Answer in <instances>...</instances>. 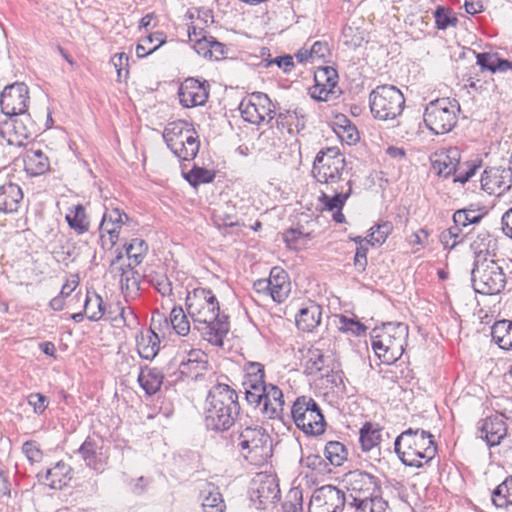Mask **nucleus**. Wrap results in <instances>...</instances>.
<instances>
[{
    "mask_svg": "<svg viewBox=\"0 0 512 512\" xmlns=\"http://www.w3.org/2000/svg\"><path fill=\"white\" fill-rule=\"evenodd\" d=\"M291 415L295 425L307 435L317 436L325 431L324 416L311 397H298L291 408Z\"/></svg>",
    "mask_w": 512,
    "mask_h": 512,
    "instance_id": "nucleus-10",
    "label": "nucleus"
},
{
    "mask_svg": "<svg viewBox=\"0 0 512 512\" xmlns=\"http://www.w3.org/2000/svg\"><path fill=\"white\" fill-rule=\"evenodd\" d=\"M369 106L373 117L380 121L395 120L405 107L403 93L394 85H379L369 95Z\"/></svg>",
    "mask_w": 512,
    "mask_h": 512,
    "instance_id": "nucleus-6",
    "label": "nucleus"
},
{
    "mask_svg": "<svg viewBox=\"0 0 512 512\" xmlns=\"http://www.w3.org/2000/svg\"><path fill=\"white\" fill-rule=\"evenodd\" d=\"M343 43L349 48H358L365 40V31L356 26L354 22L347 23L342 29Z\"/></svg>",
    "mask_w": 512,
    "mask_h": 512,
    "instance_id": "nucleus-44",
    "label": "nucleus"
},
{
    "mask_svg": "<svg viewBox=\"0 0 512 512\" xmlns=\"http://www.w3.org/2000/svg\"><path fill=\"white\" fill-rule=\"evenodd\" d=\"M212 47H221V43L208 39L206 36L196 38L193 44V48L198 55L209 59L212 58Z\"/></svg>",
    "mask_w": 512,
    "mask_h": 512,
    "instance_id": "nucleus-55",
    "label": "nucleus"
},
{
    "mask_svg": "<svg viewBox=\"0 0 512 512\" xmlns=\"http://www.w3.org/2000/svg\"><path fill=\"white\" fill-rule=\"evenodd\" d=\"M84 311L90 321L100 320L105 313V306L102 297L96 293L93 295L87 294Z\"/></svg>",
    "mask_w": 512,
    "mask_h": 512,
    "instance_id": "nucleus-45",
    "label": "nucleus"
},
{
    "mask_svg": "<svg viewBox=\"0 0 512 512\" xmlns=\"http://www.w3.org/2000/svg\"><path fill=\"white\" fill-rule=\"evenodd\" d=\"M121 251L111 261V273L119 276V283L125 298L134 299L139 295L141 275L134 269L131 263L125 264Z\"/></svg>",
    "mask_w": 512,
    "mask_h": 512,
    "instance_id": "nucleus-17",
    "label": "nucleus"
},
{
    "mask_svg": "<svg viewBox=\"0 0 512 512\" xmlns=\"http://www.w3.org/2000/svg\"><path fill=\"white\" fill-rule=\"evenodd\" d=\"M493 341L503 350L512 349V321L500 320L491 327Z\"/></svg>",
    "mask_w": 512,
    "mask_h": 512,
    "instance_id": "nucleus-39",
    "label": "nucleus"
},
{
    "mask_svg": "<svg viewBox=\"0 0 512 512\" xmlns=\"http://www.w3.org/2000/svg\"><path fill=\"white\" fill-rule=\"evenodd\" d=\"M465 166V169L460 165L458 166L457 172L454 174V182H460L462 184L466 183L475 174L479 167L475 163H466Z\"/></svg>",
    "mask_w": 512,
    "mask_h": 512,
    "instance_id": "nucleus-61",
    "label": "nucleus"
},
{
    "mask_svg": "<svg viewBox=\"0 0 512 512\" xmlns=\"http://www.w3.org/2000/svg\"><path fill=\"white\" fill-rule=\"evenodd\" d=\"M459 111L460 105L456 99L439 98L426 106L424 122L433 133L445 134L456 125Z\"/></svg>",
    "mask_w": 512,
    "mask_h": 512,
    "instance_id": "nucleus-8",
    "label": "nucleus"
},
{
    "mask_svg": "<svg viewBox=\"0 0 512 512\" xmlns=\"http://www.w3.org/2000/svg\"><path fill=\"white\" fill-rule=\"evenodd\" d=\"M492 502L498 508L512 505V476L506 478L492 493Z\"/></svg>",
    "mask_w": 512,
    "mask_h": 512,
    "instance_id": "nucleus-43",
    "label": "nucleus"
},
{
    "mask_svg": "<svg viewBox=\"0 0 512 512\" xmlns=\"http://www.w3.org/2000/svg\"><path fill=\"white\" fill-rule=\"evenodd\" d=\"M239 411L236 391L228 384L217 383L209 390L206 398L205 425L209 430H228L234 424Z\"/></svg>",
    "mask_w": 512,
    "mask_h": 512,
    "instance_id": "nucleus-2",
    "label": "nucleus"
},
{
    "mask_svg": "<svg viewBox=\"0 0 512 512\" xmlns=\"http://www.w3.org/2000/svg\"><path fill=\"white\" fill-rule=\"evenodd\" d=\"M348 509L370 501L379 496L380 487L377 478L362 471L349 472L344 479Z\"/></svg>",
    "mask_w": 512,
    "mask_h": 512,
    "instance_id": "nucleus-11",
    "label": "nucleus"
},
{
    "mask_svg": "<svg viewBox=\"0 0 512 512\" xmlns=\"http://www.w3.org/2000/svg\"><path fill=\"white\" fill-rule=\"evenodd\" d=\"M512 170L510 168L490 167L481 176V187L490 195L500 196L511 188Z\"/></svg>",
    "mask_w": 512,
    "mask_h": 512,
    "instance_id": "nucleus-20",
    "label": "nucleus"
},
{
    "mask_svg": "<svg viewBox=\"0 0 512 512\" xmlns=\"http://www.w3.org/2000/svg\"><path fill=\"white\" fill-rule=\"evenodd\" d=\"M203 512H225V503L219 488L212 483H206L201 490Z\"/></svg>",
    "mask_w": 512,
    "mask_h": 512,
    "instance_id": "nucleus-36",
    "label": "nucleus"
},
{
    "mask_svg": "<svg viewBox=\"0 0 512 512\" xmlns=\"http://www.w3.org/2000/svg\"><path fill=\"white\" fill-rule=\"evenodd\" d=\"M345 158L336 147L320 150L313 163L312 173L319 183L334 184L341 180Z\"/></svg>",
    "mask_w": 512,
    "mask_h": 512,
    "instance_id": "nucleus-12",
    "label": "nucleus"
},
{
    "mask_svg": "<svg viewBox=\"0 0 512 512\" xmlns=\"http://www.w3.org/2000/svg\"><path fill=\"white\" fill-rule=\"evenodd\" d=\"M22 451L31 463L39 462L42 458V452L34 441H26L22 446Z\"/></svg>",
    "mask_w": 512,
    "mask_h": 512,
    "instance_id": "nucleus-62",
    "label": "nucleus"
},
{
    "mask_svg": "<svg viewBox=\"0 0 512 512\" xmlns=\"http://www.w3.org/2000/svg\"><path fill=\"white\" fill-rule=\"evenodd\" d=\"M136 346L141 358L152 360L158 354L160 349L159 336L152 329L141 332L136 336Z\"/></svg>",
    "mask_w": 512,
    "mask_h": 512,
    "instance_id": "nucleus-34",
    "label": "nucleus"
},
{
    "mask_svg": "<svg viewBox=\"0 0 512 512\" xmlns=\"http://www.w3.org/2000/svg\"><path fill=\"white\" fill-rule=\"evenodd\" d=\"M65 219L68 226L77 234H83L89 230L90 222L82 204L70 206Z\"/></svg>",
    "mask_w": 512,
    "mask_h": 512,
    "instance_id": "nucleus-38",
    "label": "nucleus"
},
{
    "mask_svg": "<svg viewBox=\"0 0 512 512\" xmlns=\"http://www.w3.org/2000/svg\"><path fill=\"white\" fill-rule=\"evenodd\" d=\"M28 403L36 414H42L48 405V399L41 393H32L28 396Z\"/></svg>",
    "mask_w": 512,
    "mask_h": 512,
    "instance_id": "nucleus-63",
    "label": "nucleus"
},
{
    "mask_svg": "<svg viewBox=\"0 0 512 512\" xmlns=\"http://www.w3.org/2000/svg\"><path fill=\"white\" fill-rule=\"evenodd\" d=\"M165 42L162 33L150 34L145 37L141 43L136 46V54L138 58H144L153 53L159 46Z\"/></svg>",
    "mask_w": 512,
    "mask_h": 512,
    "instance_id": "nucleus-49",
    "label": "nucleus"
},
{
    "mask_svg": "<svg viewBox=\"0 0 512 512\" xmlns=\"http://www.w3.org/2000/svg\"><path fill=\"white\" fill-rule=\"evenodd\" d=\"M187 313L203 339L221 347L223 339L229 332V321L226 315H220L219 303L210 289L196 288L186 296Z\"/></svg>",
    "mask_w": 512,
    "mask_h": 512,
    "instance_id": "nucleus-1",
    "label": "nucleus"
},
{
    "mask_svg": "<svg viewBox=\"0 0 512 512\" xmlns=\"http://www.w3.org/2000/svg\"><path fill=\"white\" fill-rule=\"evenodd\" d=\"M482 216L475 210L462 209L457 210L453 215L454 224L467 227L471 224L478 223Z\"/></svg>",
    "mask_w": 512,
    "mask_h": 512,
    "instance_id": "nucleus-54",
    "label": "nucleus"
},
{
    "mask_svg": "<svg viewBox=\"0 0 512 512\" xmlns=\"http://www.w3.org/2000/svg\"><path fill=\"white\" fill-rule=\"evenodd\" d=\"M382 429L378 424L366 422L359 432V441L363 451L368 452L381 442Z\"/></svg>",
    "mask_w": 512,
    "mask_h": 512,
    "instance_id": "nucleus-40",
    "label": "nucleus"
},
{
    "mask_svg": "<svg viewBox=\"0 0 512 512\" xmlns=\"http://www.w3.org/2000/svg\"><path fill=\"white\" fill-rule=\"evenodd\" d=\"M163 138L168 148L180 160L190 161L198 154L200 147L198 136L186 122L169 124L163 132Z\"/></svg>",
    "mask_w": 512,
    "mask_h": 512,
    "instance_id": "nucleus-7",
    "label": "nucleus"
},
{
    "mask_svg": "<svg viewBox=\"0 0 512 512\" xmlns=\"http://www.w3.org/2000/svg\"><path fill=\"white\" fill-rule=\"evenodd\" d=\"M460 159V150L457 147L439 149L431 156L432 169L438 176L446 178L457 172Z\"/></svg>",
    "mask_w": 512,
    "mask_h": 512,
    "instance_id": "nucleus-23",
    "label": "nucleus"
},
{
    "mask_svg": "<svg viewBox=\"0 0 512 512\" xmlns=\"http://www.w3.org/2000/svg\"><path fill=\"white\" fill-rule=\"evenodd\" d=\"M178 96L185 108L204 105L209 97V84L195 78H187L180 85Z\"/></svg>",
    "mask_w": 512,
    "mask_h": 512,
    "instance_id": "nucleus-19",
    "label": "nucleus"
},
{
    "mask_svg": "<svg viewBox=\"0 0 512 512\" xmlns=\"http://www.w3.org/2000/svg\"><path fill=\"white\" fill-rule=\"evenodd\" d=\"M339 323L340 329L350 331L352 334L357 336L361 335L366 330V327L362 323L346 316H341Z\"/></svg>",
    "mask_w": 512,
    "mask_h": 512,
    "instance_id": "nucleus-59",
    "label": "nucleus"
},
{
    "mask_svg": "<svg viewBox=\"0 0 512 512\" xmlns=\"http://www.w3.org/2000/svg\"><path fill=\"white\" fill-rule=\"evenodd\" d=\"M392 229H393V225L391 222H383V223L377 224L376 226H373L370 229L371 232L369 234L368 242L372 246L383 244L386 241L387 237L392 232Z\"/></svg>",
    "mask_w": 512,
    "mask_h": 512,
    "instance_id": "nucleus-53",
    "label": "nucleus"
},
{
    "mask_svg": "<svg viewBox=\"0 0 512 512\" xmlns=\"http://www.w3.org/2000/svg\"><path fill=\"white\" fill-rule=\"evenodd\" d=\"M280 498L277 479L272 475L259 474L252 481L250 499L257 509H267Z\"/></svg>",
    "mask_w": 512,
    "mask_h": 512,
    "instance_id": "nucleus-16",
    "label": "nucleus"
},
{
    "mask_svg": "<svg viewBox=\"0 0 512 512\" xmlns=\"http://www.w3.org/2000/svg\"><path fill=\"white\" fill-rule=\"evenodd\" d=\"M29 103V88L23 82H15L5 86L0 94L1 111L10 118L27 112Z\"/></svg>",
    "mask_w": 512,
    "mask_h": 512,
    "instance_id": "nucleus-15",
    "label": "nucleus"
},
{
    "mask_svg": "<svg viewBox=\"0 0 512 512\" xmlns=\"http://www.w3.org/2000/svg\"><path fill=\"white\" fill-rule=\"evenodd\" d=\"M243 457L253 465H261L272 455L269 434L260 426L241 427L235 440Z\"/></svg>",
    "mask_w": 512,
    "mask_h": 512,
    "instance_id": "nucleus-5",
    "label": "nucleus"
},
{
    "mask_svg": "<svg viewBox=\"0 0 512 512\" xmlns=\"http://www.w3.org/2000/svg\"><path fill=\"white\" fill-rule=\"evenodd\" d=\"M284 512H302V492L299 489H291L283 503Z\"/></svg>",
    "mask_w": 512,
    "mask_h": 512,
    "instance_id": "nucleus-56",
    "label": "nucleus"
},
{
    "mask_svg": "<svg viewBox=\"0 0 512 512\" xmlns=\"http://www.w3.org/2000/svg\"><path fill=\"white\" fill-rule=\"evenodd\" d=\"M24 166L29 175L38 176L50 169V161L41 149L30 148L25 153Z\"/></svg>",
    "mask_w": 512,
    "mask_h": 512,
    "instance_id": "nucleus-35",
    "label": "nucleus"
},
{
    "mask_svg": "<svg viewBox=\"0 0 512 512\" xmlns=\"http://www.w3.org/2000/svg\"><path fill=\"white\" fill-rule=\"evenodd\" d=\"M163 378L159 369L146 366L140 370L138 382L146 394L153 395L160 389Z\"/></svg>",
    "mask_w": 512,
    "mask_h": 512,
    "instance_id": "nucleus-37",
    "label": "nucleus"
},
{
    "mask_svg": "<svg viewBox=\"0 0 512 512\" xmlns=\"http://www.w3.org/2000/svg\"><path fill=\"white\" fill-rule=\"evenodd\" d=\"M328 358L323 354L321 349L311 347L304 356L305 372L309 375H315L321 372L326 366Z\"/></svg>",
    "mask_w": 512,
    "mask_h": 512,
    "instance_id": "nucleus-42",
    "label": "nucleus"
},
{
    "mask_svg": "<svg viewBox=\"0 0 512 512\" xmlns=\"http://www.w3.org/2000/svg\"><path fill=\"white\" fill-rule=\"evenodd\" d=\"M346 185L348 186L347 191H335V194L332 197L325 193L322 194L320 200L328 211L334 212L336 210H342L346 200L352 192L350 181H348Z\"/></svg>",
    "mask_w": 512,
    "mask_h": 512,
    "instance_id": "nucleus-47",
    "label": "nucleus"
},
{
    "mask_svg": "<svg viewBox=\"0 0 512 512\" xmlns=\"http://www.w3.org/2000/svg\"><path fill=\"white\" fill-rule=\"evenodd\" d=\"M345 508V492L333 485L315 489L309 502V512H342Z\"/></svg>",
    "mask_w": 512,
    "mask_h": 512,
    "instance_id": "nucleus-14",
    "label": "nucleus"
},
{
    "mask_svg": "<svg viewBox=\"0 0 512 512\" xmlns=\"http://www.w3.org/2000/svg\"><path fill=\"white\" fill-rule=\"evenodd\" d=\"M471 276L473 288L475 292L480 294H499L506 285V275L503 268L494 259L474 263Z\"/></svg>",
    "mask_w": 512,
    "mask_h": 512,
    "instance_id": "nucleus-9",
    "label": "nucleus"
},
{
    "mask_svg": "<svg viewBox=\"0 0 512 512\" xmlns=\"http://www.w3.org/2000/svg\"><path fill=\"white\" fill-rule=\"evenodd\" d=\"M174 331L180 336H186L190 332V322L182 307H174L169 316Z\"/></svg>",
    "mask_w": 512,
    "mask_h": 512,
    "instance_id": "nucleus-48",
    "label": "nucleus"
},
{
    "mask_svg": "<svg viewBox=\"0 0 512 512\" xmlns=\"http://www.w3.org/2000/svg\"><path fill=\"white\" fill-rule=\"evenodd\" d=\"M324 454L326 459L333 466H341L347 459L348 452L341 442L330 441L326 444Z\"/></svg>",
    "mask_w": 512,
    "mask_h": 512,
    "instance_id": "nucleus-46",
    "label": "nucleus"
},
{
    "mask_svg": "<svg viewBox=\"0 0 512 512\" xmlns=\"http://www.w3.org/2000/svg\"><path fill=\"white\" fill-rule=\"evenodd\" d=\"M38 477H42L38 474ZM44 477L45 483L52 489H62L72 479V468L63 461L57 462L47 469Z\"/></svg>",
    "mask_w": 512,
    "mask_h": 512,
    "instance_id": "nucleus-33",
    "label": "nucleus"
},
{
    "mask_svg": "<svg viewBox=\"0 0 512 512\" xmlns=\"http://www.w3.org/2000/svg\"><path fill=\"white\" fill-rule=\"evenodd\" d=\"M315 85L310 89V95L318 101H327L337 85L338 74L330 66L319 67L314 74Z\"/></svg>",
    "mask_w": 512,
    "mask_h": 512,
    "instance_id": "nucleus-24",
    "label": "nucleus"
},
{
    "mask_svg": "<svg viewBox=\"0 0 512 512\" xmlns=\"http://www.w3.org/2000/svg\"><path fill=\"white\" fill-rule=\"evenodd\" d=\"M479 429L480 437L483 438L489 446L499 445L507 434L506 423L500 415L487 417L483 420Z\"/></svg>",
    "mask_w": 512,
    "mask_h": 512,
    "instance_id": "nucleus-28",
    "label": "nucleus"
},
{
    "mask_svg": "<svg viewBox=\"0 0 512 512\" xmlns=\"http://www.w3.org/2000/svg\"><path fill=\"white\" fill-rule=\"evenodd\" d=\"M148 251V245L143 239L135 238L130 244L126 246V254L129 260L133 261L134 266L142 263L146 253Z\"/></svg>",
    "mask_w": 512,
    "mask_h": 512,
    "instance_id": "nucleus-50",
    "label": "nucleus"
},
{
    "mask_svg": "<svg viewBox=\"0 0 512 512\" xmlns=\"http://www.w3.org/2000/svg\"><path fill=\"white\" fill-rule=\"evenodd\" d=\"M270 296L278 303L286 300L290 293V282L287 273L278 267H274L270 271Z\"/></svg>",
    "mask_w": 512,
    "mask_h": 512,
    "instance_id": "nucleus-31",
    "label": "nucleus"
},
{
    "mask_svg": "<svg viewBox=\"0 0 512 512\" xmlns=\"http://www.w3.org/2000/svg\"><path fill=\"white\" fill-rule=\"evenodd\" d=\"M259 401L248 402L256 408H260L262 414L269 419L277 418L284 409V397L281 389L274 384H266L264 391L260 392Z\"/></svg>",
    "mask_w": 512,
    "mask_h": 512,
    "instance_id": "nucleus-21",
    "label": "nucleus"
},
{
    "mask_svg": "<svg viewBox=\"0 0 512 512\" xmlns=\"http://www.w3.org/2000/svg\"><path fill=\"white\" fill-rule=\"evenodd\" d=\"M477 64L485 70H489L492 73H495V67L498 57L496 55L490 53H478L477 56Z\"/></svg>",
    "mask_w": 512,
    "mask_h": 512,
    "instance_id": "nucleus-64",
    "label": "nucleus"
},
{
    "mask_svg": "<svg viewBox=\"0 0 512 512\" xmlns=\"http://www.w3.org/2000/svg\"><path fill=\"white\" fill-rule=\"evenodd\" d=\"M264 67L268 68L271 65H277L285 73L290 72L294 67L293 58L290 55L279 56L274 59H264Z\"/></svg>",
    "mask_w": 512,
    "mask_h": 512,
    "instance_id": "nucleus-60",
    "label": "nucleus"
},
{
    "mask_svg": "<svg viewBox=\"0 0 512 512\" xmlns=\"http://www.w3.org/2000/svg\"><path fill=\"white\" fill-rule=\"evenodd\" d=\"M87 467L102 472L106 467V457L102 452L100 441L88 437L77 451Z\"/></svg>",
    "mask_w": 512,
    "mask_h": 512,
    "instance_id": "nucleus-26",
    "label": "nucleus"
},
{
    "mask_svg": "<svg viewBox=\"0 0 512 512\" xmlns=\"http://www.w3.org/2000/svg\"><path fill=\"white\" fill-rule=\"evenodd\" d=\"M213 222L218 228L238 225L235 206L227 202L215 209L213 212Z\"/></svg>",
    "mask_w": 512,
    "mask_h": 512,
    "instance_id": "nucleus-41",
    "label": "nucleus"
},
{
    "mask_svg": "<svg viewBox=\"0 0 512 512\" xmlns=\"http://www.w3.org/2000/svg\"><path fill=\"white\" fill-rule=\"evenodd\" d=\"M309 237V233H304L297 228H291L287 230L283 235L284 241L289 248H297L300 242L305 244Z\"/></svg>",
    "mask_w": 512,
    "mask_h": 512,
    "instance_id": "nucleus-57",
    "label": "nucleus"
},
{
    "mask_svg": "<svg viewBox=\"0 0 512 512\" xmlns=\"http://www.w3.org/2000/svg\"><path fill=\"white\" fill-rule=\"evenodd\" d=\"M244 378L242 385L245 389L247 402L259 401L266 385L264 365L259 362H248L244 367Z\"/></svg>",
    "mask_w": 512,
    "mask_h": 512,
    "instance_id": "nucleus-22",
    "label": "nucleus"
},
{
    "mask_svg": "<svg viewBox=\"0 0 512 512\" xmlns=\"http://www.w3.org/2000/svg\"><path fill=\"white\" fill-rule=\"evenodd\" d=\"M471 249L475 256L474 263L494 259L498 250V241L489 231L481 230L471 243Z\"/></svg>",
    "mask_w": 512,
    "mask_h": 512,
    "instance_id": "nucleus-27",
    "label": "nucleus"
},
{
    "mask_svg": "<svg viewBox=\"0 0 512 512\" xmlns=\"http://www.w3.org/2000/svg\"><path fill=\"white\" fill-rule=\"evenodd\" d=\"M12 130L13 135L8 138V143L11 145L22 146L24 141L33 138L38 133L36 122L31 118L28 112L17 114L13 116Z\"/></svg>",
    "mask_w": 512,
    "mask_h": 512,
    "instance_id": "nucleus-25",
    "label": "nucleus"
},
{
    "mask_svg": "<svg viewBox=\"0 0 512 512\" xmlns=\"http://www.w3.org/2000/svg\"><path fill=\"white\" fill-rule=\"evenodd\" d=\"M23 200V191L18 184L7 182L0 185V212L15 213Z\"/></svg>",
    "mask_w": 512,
    "mask_h": 512,
    "instance_id": "nucleus-30",
    "label": "nucleus"
},
{
    "mask_svg": "<svg viewBox=\"0 0 512 512\" xmlns=\"http://www.w3.org/2000/svg\"><path fill=\"white\" fill-rule=\"evenodd\" d=\"M242 118L251 124L259 125L275 117V106L269 97L261 92L244 98L239 105Z\"/></svg>",
    "mask_w": 512,
    "mask_h": 512,
    "instance_id": "nucleus-13",
    "label": "nucleus"
},
{
    "mask_svg": "<svg viewBox=\"0 0 512 512\" xmlns=\"http://www.w3.org/2000/svg\"><path fill=\"white\" fill-rule=\"evenodd\" d=\"M408 326L401 322L384 323L371 333V345L376 356L385 364H393L402 355L407 344Z\"/></svg>",
    "mask_w": 512,
    "mask_h": 512,
    "instance_id": "nucleus-4",
    "label": "nucleus"
},
{
    "mask_svg": "<svg viewBox=\"0 0 512 512\" xmlns=\"http://www.w3.org/2000/svg\"><path fill=\"white\" fill-rule=\"evenodd\" d=\"M387 502L380 496L354 507V512H387Z\"/></svg>",
    "mask_w": 512,
    "mask_h": 512,
    "instance_id": "nucleus-58",
    "label": "nucleus"
},
{
    "mask_svg": "<svg viewBox=\"0 0 512 512\" xmlns=\"http://www.w3.org/2000/svg\"><path fill=\"white\" fill-rule=\"evenodd\" d=\"M184 178L194 187L199 184L210 183L215 178V173L211 170L193 167L189 172L184 174Z\"/></svg>",
    "mask_w": 512,
    "mask_h": 512,
    "instance_id": "nucleus-52",
    "label": "nucleus"
},
{
    "mask_svg": "<svg viewBox=\"0 0 512 512\" xmlns=\"http://www.w3.org/2000/svg\"><path fill=\"white\" fill-rule=\"evenodd\" d=\"M128 221V215L119 208L106 209L99 226L102 248L112 249L116 245L120 231Z\"/></svg>",
    "mask_w": 512,
    "mask_h": 512,
    "instance_id": "nucleus-18",
    "label": "nucleus"
},
{
    "mask_svg": "<svg viewBox=\"0 0 512 512\" xmlns=\"http://www.w3.org/2000/svg\"><path fill=\"white\" fill-rule=\"evenodd\" d=\"M436 27L440 30H445L448 27H455L458 23V18L455 13L442 6H438L434 12Z\"/></svg>",
    "mask_w": 512,
    "mask_h": 512,
    "instance_id": "nucleus-51",
    "label": "nucleus"
},
{
    "mask_svg": "<svg viewBox=\"0 0 512 512\" xmlns=\"http://www.w3.org/2000/svg\"><path fill=\"white\" fill-rule=\"evenodd\" d=\"M394 448L403 464L417 468L429 463L437 453L433 435L419 428L403 431L396 438Z\"/></svg>",
    "mask_w": 512,
    "mask_h": 512,
    "instance_id": "nucleus-3",
    "label": "nucleus"
},
{
    "mask_svg": "<svg viewBox=\"0 0 512 512\" xmlns=\"http://www.w3.org/2000/svg\"><path fill=\"white\" fill-rule=\"evenodd\" d=\"M206 354L199 349H192L179 355V369L181 374L188 377H198L206 369Z\"/></svg>",
    "mask_w": 512,
    "mask_h": 512,
    "instance_id": "nucleus-29",
    "label": "nucleus"
},
{
    "mask_svg": "<svg viewBox=\"0 0 512 512\" xmlns=\"http://www.w3.org/2000/svg\"><path fill=\"white\" fill-rule=\"evenodd\" d=\"M322 316L320 305L310 302L307 306L301 308L296 315V326L304 332H312L319 326Z\"/></svg>",
    "mask_w": 512,
    "mask_h": 512,
    "instance_id": "nucleus-32",
    "label": "nucleus"
}]
</instances>
